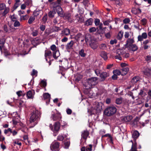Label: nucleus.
<instances>
[{
  "label": "nucleus",
  "instance_id": "nucleus-1",
  "mask_svg": "<svg viewBox=\"0 0 151 151\" xmlns=\"http://www.w3.org/2000/svg\"><path fill=\"white\" fill-rule=\"evenodd\" d=\"M40 115V112L38 110H35L32 113L30 119L31 127H34L37 124Z\"/></svg>",
  "mask_w": 151,
  "mask_h": 151
},
{
  "label": "nucleus",
  "instance_id": "nucleus-2",
  "mask_svg": "<svg viewBox=\"0 0 151 151\" xmlns=\"http://www.w3.org/2000/svg\"><path fill=\"white\" fill-rule=\"evenodd\" d=\"M98 83V78L93 77L88 79L85 83L84 86L86 89H89L92 88Z\"/></svg>",
  "mask_w": 151,
  "mask_h": 151
},
{
  "label": "nucleus",
  "instance_id": "nucleus-3",
  "mask_svg": "<svg viewBox=\"0 0 151 151\" xmlns=\"http://www.w3.org/2000/svg\"><path fill=\"white\" fill-rule=\"evenodd\" d=\"M93 105L91 109H88V112H90L91 115L94 114L96 110L98 112L100 111L102 109L103 104L101 102H95Z\"/></svg>",
  "mask_w": 151,
  "mask_h": 151
},
{
  "label": "nucleus",
  "instance_id": "nucleus-4",
  "mask_svg": "<svg viewBox=\"0 0 151 151\" xmlns=\"http://www.w3.org/2000/svg\"><path fill=\"white\" fill-rule=\"evenodd\" d=\"M117 55L115 56V58L119 60H122V58H127L129 56L128 53H126L125 51L122 49H118L116 50Z\"/></svg>",
  "mask_w": 151,
  "mask_h": 151
},
{
  "label": "nucleus",
  "instance_id": "nucleus-5",
  "mask_svg": "<svg viewBox=\"0 0 151 151\" xmlns=\"http://www.w3.org/2000/svg\"><path fill=\"white\" fill-rule=\"evenodd\" d=\"M50 127L53 132V135L55 136L58 135L60 129V123L58 122H56L54 124L53 126L50 124Z\"/></svg>",
  "mask_w": 151,
  "mask_h": 151
},
{
  "label": "nucleus",
  "instance_id": "nucleus-6",
  "mask_svg": "<svg viewBox=\"0 0 151 151\" xmlns=\"http://www.w3.org/2000/svg\"><path fill=\"white\" fill-rule=\"evenodd\" d=\"M116 109L114 106L108 107L105 110L104 113L105 115L109 116L114 114L116 111Z\"/></svg>",
  "mask_w": 151,
  "mask_h": 151
},
{
  "label": "nucleus",
  "instance_id": "nucleus-7",
  "mask_svg": "<svg viewBox=\"0 0 151 151\" xmlns=\"http://www.w3.org/2000/svg\"><path fill=\"white\" fill-rule=\"evenodd\" d=\"M51 50L53 51V57L57 59L60 55L59 51L56 50V47L55 45H52L50 47Z\"/></svg>",
  "mask_w": 151,
  "mask_h": 151
},
{
  "label": "nucleus",
  "instance_id": "nucleus-8",
  "mask_svg": "<svg viewBox=\"0 0 151 151\" xmlns=\"http://www.w3.org/2000/svg\"><path fill=\"white\" fill-rule=\"evenodd\" d=\"M62 118L61 114L60 113H53L52 114L50 117L51 120L53 121L59 120Z\"/></svg>",
  "mask_w": 151,
  "mask_h": 151
},
{
  "label": "nucleus",
  "instance_id": "nucleus-9",
  "mask_svg": "<svg viewBox=\"0 0 151 151\" xmlns=\"http://www.w3.org/2000/svg\"><path fill=\"white\" fill-rule=\"evenodd\" d=\"M59 146V143L56 141H54L51 144L50 146V149L52 150H58Z\"/></svg>",
  "mask_w": 151,
  "mask_h": 151
},
{
  "label": "nucleus",
  "instance_id": "nucleus-10",
  "mask_svg": "<svg viewBox=\"0 0 151 151\" xmlns=\"http://www.w3.org/2000/svg\"><path fill=\"white\" fill-rule=\"evenodd\" d=\"M89 44L91 48L93 50L96 49L98 46L97 42L93 40H91Z\"/></svg>",
  "mask_w": 151,
  "mask_h": 151
},
{
  "label": "nucleus",
  "instance_id": "nucleus-11",
  "mask_svg": "<svg viewBox=\"0 0 151 151\" xmlns=\"http://www.w3.org/2000/svg\"><path fill=\"white\" fill-rule=\"evenodd\" d=\"M35 94V91L34 90L29 91L27 92L26 96L28 99H32Z\"/></svg>",
  "mask_w": 151,
  "mask_h": 151
},
{
  "label": "nucleus",
  "instance_id": "nucleus-12",
  "mask_svg": "<svg viewBox=\"0 0 151 151\" xmlns=\"http://www.w3.org/2000/svg\"><path fill=\"white\" fill-rule=\"evenodd\" d=\"M149 42L150 40H146L143 42L142 45L144 50H147L150 48V46L148 45Z\"/></svg>",
  "mask_w": 151,
  "mask_h": 151
},
{
  "label": "nucleus",
  "instance_id": "nucleus-13",
  "mask_svg": "<svg viewBox=\"0 0 151 151\" xmlns=\"http://www.w3.org/2000/svg\"><path fill=\"white\" fill-rule=\"evenodd\" d=\"M147 35L146 33H143L141 35H139L138 37V41H141L144 39L147 38Z\"/></svg>",
  "mask_w": 151,
  "mask_h": 151
},
{
  "label": "nucleus",
  "instance_id": "nucleus-14",
  "mask_svg": "<svg viewBox=\"0 0 151 151\" xmlns=\"http://www.w3.org/2000/svg\"><path fill=\"white\" fill-rule=\"evenodd\" d=\"M134 42V40L133 38H128L127 41V42L125 45V46L126 47H129L131 45H132V44Z\"/></svg>",
  "mask_w": 151,
  "mask_h": 151
},
{
  "label": "nucleus",
  "instance_id": "nucleus-15",
  "mask_svg": "<svg viewBox=\"0 0 151 151\" xmlns=\"http://www.w3.org/2000/svg\"><path fill=\"white\" fill-rule=\"evenodd\" d=\"M31 42L32 44L34 46H36L39 44L40 43V42L39 38L36 37L35 38V39H34L33 40H32Z\"/></svg>",
  "mask_w": 151,
  "mask_h": 151
},
{
  "label": "nucleus",
  "instance_id": "nucleus-16",
  "mask_svg": "<svg viewBox=\"0 0 151 151\" xmlns=\"http://www.w3.org/2000/svg\"><path fill=\"white\" fill-rule=\"evenodd\" d=\"M132 116H128L123 117L122 119V121L124 122H129L132 119Z\"/></svg>",
  "mask_w": 151,
  "mask_h": 151
},
{
  "label": "nucleus",
  "instance_id": "nucleus-17",
  "mask_svg": "<svg viewBox=\"0 0 151 151\" xmlns=\"http://www.w3.org/2000/svg\"><path fill=\"white\" fill-rule=\"evenodd\" d=\"M100 55L104 60H106L108 59L107 54L104 51H102L101 52Z\"/></svg>",
  "mask_w": 151,
  "mask_h": 151
},
{
  "label": "nucleus",
  "instance_id": "nucleus-18",
  "mask_svg": "<svg viewBox=\"0 0 151 151\" xmlns=\"http://www.w3.org/2000/svg\"><path fill=\"white\" fill-rule=\"evenodd\" d=\"M143 72L145 75L147 76L150 77L151 76V70L150 69L147 68Z\"/></svg>",
  "mask_w": 151,
  "mask_h": 151
},
{
  "label": "nucleus",
  "instance_id": "nucleus-19",
  "mask_svg": "<svg viewBox=\"0 0 151 151\" xmlns=\"http://www.w3.org/2000/svg\"><path fill=\"white\" fill-rule=\"evenodd\" d=\"M129 71V68L128 67L124 68L121 69V75L122 76L125 75Z\"/></svg>",
  "mask_w": 151,
  "mask_h": 151
},
{
  "label": "nucleus",
  "instance_id": "nucleus-20",
  "mask_svg": "<svg viewBox=\"0 0 151 151\" xmlns=\"http://www.w3.org/2000/svg\"><path fill=\"white\" fill-rule=\"evenodd\" d=\"M56 10L58 13L59 14H62L63 15V12L62 11V8L60 6H57L56 7ZM61 17H63V15H60Z\"/></svg>",
  "mask_w": 151,
  "mask_h": 151
},
{
  "label": "nucleus",
  "instance_id": "nucleus-21",
  "mask_svg": "<svg viewBox=\"0 0 151 151\" xmlns=\"http://www.w3.org/2000/svg\"><path fill=\"white\" fill-rule=\"evenodd\" d=\"M139 135V133L136 130L132 134V137L134 139V141H135L136 139L138 137Z\"/></svg>",
  "mask_w": 151,
  "mask_h": 151
},
{
  "label": "nucleus",
  "instance_id": "nucleus-22",
  "mask_svg": "<svg viewBox=\"0 0 151 151\" xmlns=\"http://www.w3.org/2000/svg\"><path fill=\"white\" fill-rule=\"evenodd\" d=\"M85 41L86 43L88 42H89L91 40V35L88 34H86L85 36Z\"/></svg>",
  "mask_w": 151,
  "mask_h": 151
},
{
  "label": "nucleus",
  "instance_id": "nucleus-23",
  "mask_svg": "<svg viewBox=\"0 0 151 151\" xmlns=\"http://www.w3.org/2000/svg\"><path fill=\"white\" fill-rule=\"evenodd\" d=\"M92 146L91 145H89V147H86L85 148V147H83L81 148V151H91L92 150Z\"/></svg>",
  "mask_w": 151,
  "mask_h": 151
},
{
  "label": "nucleus",
  "instance_id": "nucleus-24",
  "mask_svg": "<svg viewBox=\"0 0 151 151\" xmlns=\"http://www.w3.org/2000/svg\"><path fill=\"white\" fill-rule=\"evenodd\" d=\"M109 76V74L106 72H103L101 73L100 76L102 80H104Z\"/></svg>",
  "mask_w": 151,
  "mask_h": 151
},
{
  "label": "nucleus",
  "instance_id": "nucleus-25",
  "mask_svg": "<svg viewBox=\"0 0 151 151\" xmlns=\"http://www.w3.org/2000/svg\"><path fill=\"white\" fill-rule=\"evenodd\" d=\"M89 133L87 131H85L82 132V137L85 139H86L88 136V135Z\"/></svg>",
  "mask_w": 151,
  "mask_h": 151
},
{
  "label": "nucleus",
  "instance_id": "nucleus-26",
  "mask_svg": "<svg viewBox=\"0 0 151 151\" xmlns=\"http://www.w3.org/2000/svg\"><path fill=\"white\" fill-rule=\"evenodd\" d=\"M74 44V42L71 40L70 42L68 43L66 46V48L67 49H70L72 48Z\"/></svg>",
  "mask_w": 151,
  "mask_h": 151
},
{
  "label": "nucleus",
  "instance_id": "nucleus-27",
  "mask_svg": "<svg viewBox=\"0 0 151 151\" xmlns=\"http://www.w3.org/2000/svg\"><path fill=\"white\" fill-rule=\"evenodd\" d=\"M56 13V12L54 10H52L50 11L48 13V15L49 17L52 18L54 17V15Z\"/></svg>",
  "mask_w": 151,
  "mask_h": 151
},
{
  "label": "nucleus",
  "instance_id": "nucleus-28",
  "mask_svg": "<svg viewBox=\"0 0 151 151\" xmlns=\"http://www.w3.org/2000/svg\"><path fill=\"white\" fill-rule=\"evenodd\" d=\"M93 22V19L92 18H90L86 21L85 25L87 26L91 25L92 24Z\"/></svg>",
  "mask_w": 151,
  "mask_h": 151
},
{
  "label": "nucleus",
  "instance_id": "nucleus-29",
  "mask_svg": "<svg viewBox=\"0 0 151 151\" xmlns=\"http://www.w3.org/2000/svg\"><path fill=\"white\" fill-rule=\"evenodd\" d=\"M140 79L139 77L138 76H136L135 77H134L132 80L131 81V82L133 83L134 84L135 83H136Z\"/></svg>",
  "mask_w": 151,
  "mask_h": 151
},
{
  "label": "nucleus",
  "instance_id": "nucleus-30",
  "mask_svg": "<svg viewBox=\"0 0 151 151\" xmlns=\"http://www.w3.org/2000/svg\"><path fill=\"white\" fill-rule=\"evenodd\" d=\"M129 48L130 50L134 51L138 49L137 46L135 45H132L129 46Z\"/></svg>",
  "mask_w": 151,
  "mask_h": 151
},
{
  "label": "nucleus",
  "instance_id": "nucleus-31",
  "mask_svg": "<svg viewBox=\"0 0 151 151\" xmlns=\"http://www.w3.org/2000/svg\"><path fill=\"white\" fill-rule=\"evenodd\" d=\"M62 33L66 35H68L70 34V30L69 29L66 28L62 31Z\"/></svg>",
  "mask_w": 151,
  "mask_h": 151
},
{
  "label": "nucleus",
  "instance_id": "nucleus-32",
  "mask_svg": "<svg viewBox=\"0 0 151 151\" xmlns=\"http://www.w3.org/2000/svg\"><path fill=\"white\" fill-rule=\"evenodd\" d=\"M79 54L82 57H85L86 55V54L84 53V50L83 49H82L80 51Z\"/></svg>",
  "mask_w": 151,
  "mask_h": 151
},
{
  "label": "nucleus",
  "instance_id": "nucleus-33",
  "mask_svg": "<svg viewBox=\"0 0 151 151\" xmlns=\"http://www.w3.org/2000/svg\"><path fill=\"white\" fill-rule=\"evenodd\" d=\"M40 85L41 87H45L47 85L46 81L44 80H42L40 83Z\"/></svg>",
  "mask_w": 151,
  "mask_h": 151
},
{
  "label": "nucleus",
  "instance_id": "nucleus-34",
  "mask_svg": "<svg viewBox=\"0 0 151 151\" xmlns=\"http://www.w3.org/2000/svg\"><path fill=\"white\" fill-rule=\"evenodd\" d=\"M38 33V31L37 30H33L31 33L32 36L35 37L37 36Z\"/></svg>",
  "mask_w": 151,
  "mask_h": 151
},
{
  "label": "nucleus",
  "instance_id": "nucleus-35",
  "mask_svg": "<svg viewBox=\"0 0 151 151\" xmlns=\"http://www.w3.org/2000/svg\"><path fill=\"white\" fill-rule=\"evenodd\" d=\"M124 32L122 31H121L118 33L117 37L119 40H121L122 37L123 35Z\"/></svg>",
  "mask_w": 151,
  "mask_h": 151
},
{
  "label": "nucleus",
  "instance_id": "nucleus-36",
  "mask_svg": "<svg viewBox=\"0 0 151 151\" xmlns=\"http://www.w3.org/2000/svg\"><path fill=\"white\" fill-rule=\"evenodd\" d=\"M99 48L101 49L105 50L107 48L106 45L105 44L102 43L99 45Z\"/></svg>",
  "mask_w": 151,
  "mask_h": 151
},
{
  "label": "nucleus",
  "instance_id": "nucleus-37",
  "mask_svg": "<svg viewBox=\"0 0 151 151\" xmlns=\"http://www.w3.org/2000/svg\"><path fill=\"white\" fill-rule=\"evenodd\" d=\"M113 73L114 74L116 75L117 76L121 75L122 74L121 70H114L113 71Z\"/></svg>",
  "mask_w": 151,
  "mask_h": 151
},
{
  "label": "nucleus",
  "instance_id": "nucleus-38",
  "mask_svg": "<svg viewBox=\"0 0 151 151\" xmlns=\"http://www.w3.org/2000/svg\"><path fill=\"white\" fill-rule=\"evenodd\" d=\"M4 44V40L3 39L0 40V50L2 51V48Z\"/></svg>",
  "mask_w": 151,
  "mask_h": 151
},
{
  "label": "nucleus",
  "instance_id": "nucleus-39",
  "mask_svg": "<svg viewBox=\"0 0 151 151\" xmlns=\"http://www.w3.org/2000/svg\"><path fill=\"white\" fill-rule=\"evenodd\" d=\"M35 19V16H31L28 21V23L29 24H31Z\"/></svg>",
  "mask_w": 151,
  "mask_h": 151
},
{
  "label": "nucleus",
  "instance_id": "nucleus-40",
  "mask_svg": "<svg viewBox=\"0 0 151 151\" xmlns=\"http://www.w3.org/2000/svg\"><path fill=\"white\" fill-rule=\"evenodd\" d=\"M15 29L13 27H12L11 26H9L8 33H13L15 31Z\"/></svg>",
  "mask_w": 151,
  "mask_h": 151
},
{
  "label": "nucleus",
  "instance_id": "nucleus-41",
  "mask_svg": "<svg viewBox=\"0 0 151 151\" xmlns=\"http://www.w3.org/2000/svg\"><path fill=\"white\" fill-rule=\"evenodd\" d=\"M43 96L45 99H48L49 100L50 99V95L48 93H45L43 95Z\"/></svg>",
  "mask_w": 151,
  "mask_h": 151
},
{
  "label": "nucleus",
  "instance_id": "nucleus-42",
  "mask_svg": "<svg viewBox=\"0 0 151 151\" xmlns=\"http://www.w3.org/2000/svg\"><path fill=\"white\" fill-rule=\"evenodd\" d=\"M145 60L148 62H151V55H146L145 57Z\"/></svg>",
  "mask_w": 151,
  "mask_h": 151
},
{
  "label": "nucleus",
  "instance_id": "nucleus-43",
  "mask_svg": "<svg viewBox=\"0 0 151 151\" xmlns=\"http://www.w3.org/2000/svg\"><path fill=\"white\" fill-rule=\"evenodd\" d=\"M52 55L51 52L50 50H46L45 52V56L46 58L47 56H50Z\"/></svg>",
  "mask_w": 151,
  "mask_h": 151
},
{
  "label": "nucleus",
  "instance_id": "nucleus-44",
  "mask_svg": "<svg viewBox=\"0 0 151 151\" xmlns=\"http://www.w3.org/2000/svg\"><path fill=\"white\" fill-rule=\"evenodd\" d=\"M14 22V23L13 24V26L14 27H19L20 26V24L19 21L17 20Z\"/></svg>",
  "mask_w": 151,
  "mask_h": 151
},
{
  "label": "nucleus",
  "instance_id": "nucleus-45",
  "mask_svg": "<svg viewBox=\"0 0 151 151\" xmlns=\"http://www.w3.org/2000/svg\"><path fill=\"white\" fill-rule=\"evenodd\" d=\"M139 95L143 97L146 95V94L142 90H141L140 92L139 93Z\"/></svg>",
  "mask_w": 151,
  "mask_h": 151
},
{
  "label": "nucleus",
  "instance_id": "nucleus-46",
  "mask_svg": "<svg viewBox=\"0 0 151 151\" xmlns=\"http://www.w3.org/2000/svg\"><path fill=\"white\" fill-rule=\"evenodd\" d=\"M131 150V151H137L136 144V143L133 144L132 143Z\"/></svg>",
  "mask_w": 151,
  "mask_h": 151
},
{
  "label": "nucleus",
  "instance_id": "nucleus-47",
  "mask_svg": "<svg viewBox=\"0 0 151 151\" xmlns=\"http://www.w3.org/2000/svg\"><path fill=\"white\" fill-rule=\"evenodd\" d=\"M20 16V20H23L27 19L28 18V16L26 15L24 16L21 15Z\"/></svg>",
  "mask_w": 151,
  "mask_h": 151
},
{
  "label": "nucleus",
  "instance_id": "nucleus-48",
  "mask_svg": "<svg viewBox=\"0 0 151 151\" xmlns=\"http://www.w3.org/2000/svg\"><path fill=\"white\" fill-rule=\"evenodd\" d=\"M64 139V137L61 134H59L57 137V139L60 141H63Z\"/></svg>",
  "mask_w": 151,
  "mask_h": 151
},
{
  "label": "nucleus",
  "instance_id": "nucleus-49",
  "mask_svg": "<svg viewBox=\"0 0 151 151\" xmlns=\"http://www.w3.org/2000/svg\"><path fill=\"white\" fill-rule=\"evenodd\" d=\"M122 101V98H119L116 99V102L118 104H121Z\"/></svg>",
  "mask_w": 151,
  "mask_h": 151
},
{
  "label": "nucleus",
  "instance_id": "nucleus-50",
  "mask_svg": "<svg viewBox=\"0 0 151 151\" xmlns=\"http://www.w3.org/2000/svg\"><path fill=\"white\" fill-rule=\"evenodd\" d=\"M47 19V14H46L45 15L43 16L42 20V21L44 23H45Z\"/></svg>",
  "mask_w": 151,
  "mask_h": 151
},
{
  "label": "nucleus",
  "instance_id": "nucleus-51",
  "mask_svg": "<svg viewBox=\"0 0 151 151\" xmlns=\"http://www.w3.org/2000/svg\"><path fill=\"white\" fill-rule=\"evenodd\" d=\"M10 18L11 20L13 22L17 20V18L14 14L11 16Z\"/></svg>",
  "mask_w": 151,
  "mask_h": 151
},
{
  "label": "nucleus",
  "instance_id": "nucleus-52",
  "mask_svg": "<svg viewBox=\"0 0 151 151\" xmlns=\"http://www.w3.org/2000/svg\"><path fill=\"white\" fill-rule=\"evenodd\" d=\"M4 30V31L6 33H8L9 28H8L7 25L6 24L4 25L3 27Z\"/></svg>",
  "mask_w": 151,
  "mask_h": 151
},
{
  "label": "nucleus",
  "instance_id": "nucleus-53",
  "mask_svg": "<svg viewBox=\"0 0 151 151\" xmlns=\"http://www.w3.org/2000/svg\"><path fill=\"white\" fill-rule=\"evenodd\" d=\"M37 70L35 69H33L32 70V73H31V75L32 76H37Z\"/></svg>",
  "mask_w": 151,
  "mask_h": 151
},
{
  "label": "nucleus",
  "instance_id": "nucleus-54",
  "mask_svg": "<svg viewBox=\"0 0 151 151\" xmlns=\"http://www.w3.org/2000/svg\"><path fill=\"white\" fill-rule=\"evenodd\" d=\"M123 23L124 24L129 23L130 22V20L129 18H125L123 20Z\"/></svg>",
  "mask_w": 151,
  "mask_h": 151
},
{
  "label": "nucleus",
  "instance_id": "nucleus-55",
  "mask_svg": "<svg viewBox=\"0 0 151 151\" xmlns=\"http://www.w3.org/2000/svg\"><path fill=\"white\" fill-rule=\"evenodd\" d=\"M40 28L41 30L43 31L45 28V26L44 25L41 24L40 25Z\"/></svg>",
  "mask_w": 151,
  "mask_h": 151
},
{
  "label": "nucleus",
  "instance_id": "nucleus-56",
  "mask_svg": "<svg viewBox=\"0 0 151 151\" xmlns=\"http://www.w3.org/2000/svg\"><path fill=\"white\" fill-rule=\"evenodd\" d=\"M17 94L19 97L23 96V93L21 91H19L17 92Z\"/></svg>",
  "mask_w": 151,
  "mask_h": 151
},
{
  "label": "nucleus",
  "instance_id": "nucleus-57",
  "mask_svg": "<svg viewBox=\"0 0 151 151\" xmlns=\"http://www.w3.org/2000/svg\"><path fill=\"white\" fill-rule=\"evenodd\" d=\"M95 24L96 26H98L100 22V20L99 19H96L95 20Z\"/></svg>",
  "mask_w": 151,
  "mask_h": 151
},
{
  "label": "nucleus",
  "instance_id": "nucleus-58",
  "mask_svg": "<svg viewBox=\"0 0 151 151\" xmlns=\"http://www.w3.org/2000/svg\"><path fill=\"white\" fill-rule=\"evenodd\" d=\"M104 136L105 137H108L109 139V140L111 141V142H112V137L110 134H107L105 135Z\"/></svg>",
  "mask_w": 151,
  "mask_h": 151
},
{
  "label": "nucleus",
  "instance_id": "nucleus-59",
  "mask_svg": "<svg viewBox=\"0 0 151 151\" xmlns=\"http://www.w3.org/2000/svg\"><path fill=\"white\" fill-rule=\"evenodd\" d=\"M95 73L97 76H100L101 74L100 71L98 69H96L95 70Z\"/></svg>",
  "mask_w": 151,
  "mask_h": 151
},
{
  "label": "nucleus",
  "instance_id": "nucleus-60",
  "mask_svg": "<svg viewBox=\"0 0 151 151\" xmlns=\"http://www.w3.org/2000/svg\"><path fill=\"white\" fill-rule=\"evenodd\" d=\"M10 132L11 133H12V129L10 128H9L7 129H5L4 130V133L5 134H7V133L9 132Z\"/></svg>",
  "mask_w": 151,
  "mask_h": 151
},
{
  "label": "nucleus",
  "instance_id": "nucleus-61",
  "mask_svg": "<svg viewBox=\"0 0 151 151\" xmlns=\"http://www.w3.org/2000/svg\"><path fill=\"white\" fill-rule=\"evenodd\" d=\"M89 30L90 32H92L96 31V29L94 27H92L90 28Z\"/></svg>",
  "mask_w": 151,
  "mask_h": 151
},
{
  "label": "nucleus",
  "instance_id": "nucleus-62",
  "mask_svg": "<svg viewBox=\"0 0 151 151\" xmlns=\"http://www.w3.org/2000/svg\"><path fill=\"white\" fill-rule=\"evenodd\" d=\"M66 112L68 114L70 115L72 113V111L71 109L68 108L66 110Z\"/></svg>",
  "mask_w": 151,
  "mask_h": 151
},
{
  "label": "nucleus",
  "instance_id": "nucleus-63",
  "mask_svg": "<svg viewBox=\"0 0 151 151\" xmlns=\"http://www.w3.org/2000/svg\"><path fill=\"white\" fill-rule=\"evenodd\" d=\"M129 34L128 32H126L124 33V36L125 38H127L129 37Z\"/></svg>",
  "mask_w": 151,
  "mask_h": 151
},
{
  "label": "nucleus",
  "instance_id": "nucleus-64",
  "mask_svg": "<svg viewBox=\"0 0 151 151\" xmlns=\"http://www.w3.org/2000/svg\"><path fill=\"white\" fill-rule=\"evenodd\" d=\"M19 6V3H16L14 6V9H16Z\"/></svg>",
  "mask_w": 151,
  "mask_h": 151
}]
</instances>
